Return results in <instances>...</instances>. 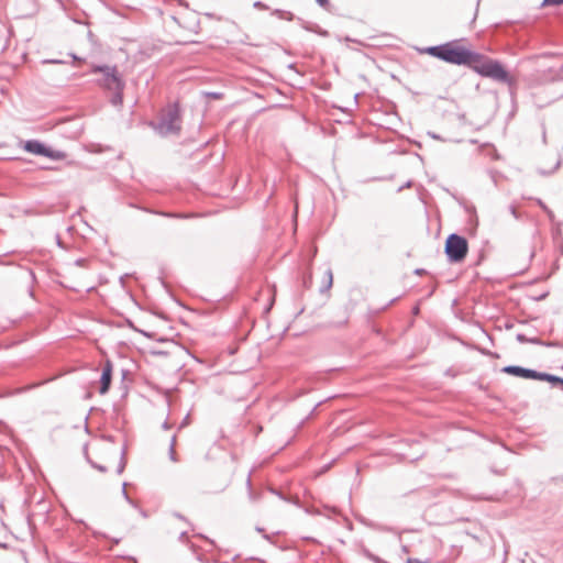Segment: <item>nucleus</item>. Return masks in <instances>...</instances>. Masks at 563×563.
Instances as JSON below:
<instances>
[{
	"mask_svg": "<svg viewBox=\"0 0 563 563\" xmlns=\"http://www.w3.org/2000/svg\"><path fill=\"white\" fill-rule=\"evenodd\" d=\"M465 65L485 77H490L498 80H506L508 77L507 71L498 62L472 51L468 52Z\"/></svg>",
	"mask_w": 563,
	"mask_h": 563,
	"instance_id": "f257e3e1",
	"label": "nucleus"
},
{
	"mask_svg": "<svg viewBox=\"0 0 563 563\" xmlns=\"http://www.w3.org/2000/svg\"><path fill=\"white\" fill-rule=\"evenodd\" d=\"M468 52L470 49L457 46L454 43L430 46L422 51V53H427L431 56L456 65H465Z\"/></svg>",
	"mask_w": 563,
	"mask_h": 563,
	"instance_id": "f03ea898",
	"label": "nucleus"
},
{
	"mask_svg": "<svg viewBox=\"0 0 563 563\" xmlns=\"http://www.w3.org/2000/svg\"><path fill=\"white\" fill-rule=\"evenodd\" d=\"M468 252L466 239L457 234H451L445 242V253L451 262H462Z\"/></svg>",
	"mask_w": 563,
	"mask_h": 563,
	"instance_id": "7ed1b4c3",
	"label": "nucleus"
},
{
	"mask_svg": "<svg viewBox=\"0 0 563 563\" xmlns=\"http://www.w3.org/2000/svg\"><path fill=\"white\" fill-rule=\"evenodd\" d=\"M159 130L162 133H177L180 130V113L176 104L168 106L162 113Z\"/></svg>",
	"mask_w": 563,
	"mask_h": 563,
	"instance_id": "20e7f679",
	"label": "nucleus"
},
{
	"mask_svg": "<svg viewBox=\"0 0 563 563\" xmlns=\"http://www.w3.org/2000/svg\"><path fill=\"white\" fill-rule=\"evenodd\" d=\"M93 71L101 74L102 77L99 79V81L108 89L120 90L122 88V80L114 67H97L93 69Z\"/></svg>",
	"mask_w": 563,
	"mask_h": 563,
	"instance_id": "39448f33",
	"label": "nucleus"
},
{
	"mask_svg": "<svg viewBox=\"0 0 563 563\" xmlns=\"http://www.w3.org/2000/svg\"><path fill=\"white\" fill-rule=\"evenodd\" d=\"M503 372L507 373L509 375H514V376H518V377L527 378V379H537V377H538V372L532 371V369H527V368H523L520 366H506L503 368Z\"/></svg>",
	"mask_w": 563,
	"mask_h": 563,
	"instance_id": "423d86ee",
	"label": "nucleus"
},
{
	"mask_svg": "<svg viewBox=\"0 0 563 563\" xmlns=\"http://www.w3.org/2000/svg\"><path fill=\"white\" fill-rule=\"evenodd\" d=\"M111 377H112V367L108 363L106 367L103 368L102 375H101V387H100V394H106L109 390L110 384H111Z\"/></svg>",
	"mask_w": 563,
	"mask_h": 563,
	"instance_id": "0eeeda50",
	"label": "nucleus"
},
{
	"mask_svg": "<svg viewBox=\"0 0 563 563\" xmlns=\"http://www.w3.org/2000/svg\"><path fill=\"white\" fill-rule=\"evenodd\" d=\"M537 379L538 380H547V382L552 383L554 385L563 386V378L554 376V375H550V374H545V373H538Z\"/></svg>",
	"mask_w": 563,
	"mask_h": 563,
	"instance_id": "6e6552de",
	"label": "nucleus"
},
{
	"mask_svg": "<svg viewBox=\"0 0 563 563\" xmlns=\"http://www.w3.org/2000/svg\"><path fill=\"white\" fill-rule=\"evenodd\" d=\"M25 150L34 153V154H43L44 153V146L38 142H27L25 144Z\"/></svg>",
	"mask_w": 563,
	"mask_h": 563,
	"instance_id": "1a4fd4ad",
	"label": "nucleus"
},
{
	"mask_svg": "<svg viewBox=\"0 0 563 563\" xmlns=\"http://www.w3.org/2000/svg\"><path fill=\"white\" fill-rule=\"evenodd\" d=\"M273 15H276L280 20H287L292 21L295 19V15L290 11L282 10V9H275L272 12Z\"/></svg>",
	"mask_w": 563,
	"mask_h": 563,
	"instance_id": "9d476101",
	"label": "nucleus"
},
{
	"mask_svg": "<svg viewBox=\"0 0 563 563\" xmlns=\"http://www.w3.org/2000/svg\"><path fill=\"white\" fill-rule=\"evenodd\" d=\"M563 0H543L542 5H561Z\"/></svg>",
	"mask_w": 563,
	"mask_h": 563,
	"instance_id": "9b49d317",
	"label": "nucleus"
},
{
	"mask_svg": "<svg viewBox=\"0 0 563 563\" xmlns=\"http://www.w3.org/2000/svg\"><path fill=\"white\" fill-rule=\"evenodd\" d=\"M253 7L256 8V9H260V10H267L268 9V5L265 4L264 2L262 1H255L253 3Z\"/></svg>",
	"mask_w": 563,
	"mask_h": 563,
	"instance_id": "f8f14e48",
	"label": "nucleus"
},
{
	"mask_svg": "<svg viewBox=\"0 0 563 563\" xmlns=\"http://www.w3.org/2000/svg\"><path fill=\"white\" fill-rule=\"evenodd\" d=\"M321 8L328 9L330 7L329 0H314Z\"/></svg>",
	"mask_w": 563,
	"mask_h": 563,
	"instance_id": "ddd939ff",
	"label": "nucleus"
},
{
	"mask_svg": "<svg viewBox=\"0 0 563 563\" xmlns=\"http://www.w3.org/2000/svg\"><path fill=\"white\" fill-rule=\"evenodd\" d=\"M153 354H155V355H168V352L153 351Z\"/></svg>",
	"mask_w": 563,
	"mask_h": 563,
	"instance_id": "4468645a",
	"label": "nucleus"
},
{
	"mask_svg": "<svg viewBox=\"0 0 563 563\" xmlns=\"http://www.w3.org/2000/svg\"><path fill=\"white\" fill-rule=\"evenodd\" d=\"M85 30H86V33H87L88 36L92 35L91 31L88 27H85Z\"/></svg>",
	"mask_w": 563,
	"mask_h": 563,
	"instance_id": "2eb2a0df",
	"label": "nucleus"
},
{
	"mask_svg": "<svg viewBox=\"0 0 563 563\" xmlns=\"http://www.w3.org/2000/svg\"><path fill=\"white\" fill-rule=\"evenodd\" d=\"M319 35L325 36V35H328V32L327 31L320 32Z\"/></svg>",
	"mask_w": 563,
	"mask_h": 563,
	"instance_id": "dca6fc26",
	"label": "nucleus"
}]
</instances>
